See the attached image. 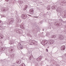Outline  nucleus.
<instances>
[{"label":"nucleus","mask_w":66,"mask_h":66,"mask_svg":"<svg viewBox=\"0 0 66 66\" xmlns=\"http://www.w3.org/2000/svg\"><path fill=\"white\" fill-rule=\"evenodd\" d=\"M27 18V15L25 14H22L21 16V18L22 19H26Z\"/></svg>","instance_id":"1"},{"label":"nucleus","mask_w":66,"mask_h":66,"mask_svg":"<svg viewBox=\"0 0 66 66\" xmlns=\"http://www.w3.org/2000/svg\"><path fill=\"white\" fill-rule=\"evenodd\" d=\"M47 42L48 44H52L54 43V41L53 40H49Z\"/></svg>","instance_id":"2"},{"label":"nucleus","mask_w":66,"mask_h":66,"mask_svg":"<svg viewBox=\"0 0 66 66\" xmlns=\"http://www.w3.org/2000/svg\"><path fill=\"white\" fill-rule=\"evenodd\" d=\"M56 11L58 12H62V7L61 6L58 7Z\"/></svg>","instance_id":"3"},{"label":"nucleus","mask_w":66,"mask_h":66,"mask_svg":"<svg viewBox=\"0 0 66 66\" xmlns=\"http://www.w3.org/2000/svg\"><path fill=\"white\" fill-rule=\"evenodd\" d=\"M58 38L60 39H64V37H63L62 35H59Z\"/></svg>","instance_id":"4"},{"label":"nucleus","mask_w":66,"mask_h":66,"mask_svg":"<svg viewBox=\"0 0 66 66\" xmlns=\"http://www.w3.org/2000/svg\"><path fill=\"white\" fill-rule=\"evenodd\" d=\"M33 9H31L29 10V13L30 14H34V11Z\"/></svg>","instance_id":"5"},{"label":"nucleus","mask_w":66,"mask_h":66,"mask_svg":"<svg viewBox=\"0 0 66 66\" xmlns=\"http://www.w3.org/2000/svg\"><path fill=\"white\" fill-rule=\"evenodd\" d=\"M56 8H57V6L55 5H54L52 7V9L53 10H55V9H56Z\"/></svg>","instance_id":"6"},{"label":"nucleus","mask_w":66,"mask_h":66,"mask_svg":"<svg viewBox=\"0 0 66 66\" xmlns=\"http://www.w3.org/2000/svg\"><path fill=\"white\" fill-rule=\"evenodd\" d=\"M61 50H64L65 49V46L63 45L61 47Z\"/></svg>","instance_id":"7"},{"label":"nucleus","mask_w":66,"mask_h":66,"mask_svg":"<svg viewBox=\"0 0 66 66\" xmlns=\"http://www.w3.org/2000/svg\"><path fill=\"white\" fill-rule=\"evenodd\" d=\"M42 56H40V57H39L38 58L37 60V61H40V60H42Z\"/></svg>","instance_id":"8"},{"label":"nucleus","mask_w":66,"mask_h":66,"mask_svg":"<svg viewBox=\"0 0 66 66\" xmlns=\"http://www.w3.org/2000/svg\"><path fill=\"white\" fill-rule=\"evenodd\" d=\"M59 22H56L54 23V24L56 26H59Z\"/></svg>","instance_id":"9"},{"label":"nucleus","mask_w":66,"mask_h":66,"mask_svg":"<svg viewBox=\"0 0 66 66\" xmlns=\"http://www.w3.org/2000/svg\"><path fill=\"white\" fill-rule=\"evenodd\" d=\"M20 27L21 29H24V26L22 24H21L20 25Z\"/></svg>","instance_id":"10"},{"label":"nucleus","mask_w":66,"mask_h":66,"mask_svg":"<svg viewBox=\"0 0 66 66\" xmlns=\"http://www.w3.org/2000/svg\"><path fill=\"white\" fill-rule=\"evenodd\" d=\"M16 63L18 64H19L21 63V60H18Z\"/></svg>","instance_id":"11"},{"label":"nucleus","mask_w":66,"mask_h":66,"mask_svg":"<svg viewBox=\"0 0 66 66\" xmlns=\"http://www.w3.org/2000/svg\"><path fill=\"white\" fill-rule=\"evenodd\" d=\"M4 48L3 47H2L0 48V51H3L4 50Z\"/></svg>","instance_id":"12"},{"label":"nucleus","mask_w":66,"mask_h":66,"mask_svg":"<svg viewBox=\"0 0 66 66\" xmlns=\"http://www.w3.org/2000/svg\"><path fill=\"white\" fill-rule=\"evenodd\" d=\"M31 40L32 42V43H33V44H34V45L35 44V43L36 42V41L34 40Z\"/></svg>","instance_id":"13"},{"label":"nucleus","mask_w":66,"mask_h":66,"mask_svg":"<svg viewBox=\"0 0 66 66\" xmlns=\"http://www.w3.org/2000/svg\"><path fill=\"white\" fill-rule=\"evenodd\" d=\"M3 38V36L0 34V39H2Z\"/></svg>","instance_id":"14"},{"label":"nucleus","mask_w":66,"mask_h":66,"mask_svg":"<svg viewBox=\"0 0 66 66\" xmlns=\"http://www.w3.org/2000/svg\"><path fill=\"white\" fill-rule=\"evenodd\" d=\"M28 7V5H26L25 6V7L23 9V10L24 11L25 10H26V9H27Z\"/></svg>","instance_id":"15"},{"label":"nucleus","mask_w":66,"mask_h":66,"mask_svg":"<svg viewBox=\"0 0 66 66\" xmlns=\"http://www.w3.org/2000/svg\"><path fill=\"white\" fill-rule=\"evenodd\" d=\"M10 21L11 22H14V19H10Z\"/></svg>","instance_id":"16"},{"label":"nucleus","mask_w":66,"mask_h":66,"mask_svg":"<svg viewBox=\"0 0 66 66\" xmlns=\"http://www.w3.org/2000/svg\"><path fill=\"white\" fill-rule=\"evenodd\" d=\"M6 8H3L2 9V10L3 11H6Z\"/></svg>","instance_id":"17"},{"label":"nucleus","mask_w":66,"mask_h":66,"mask_svg":"<svg viewBox=\"0 0 66 66\" xmlns=\"http://www.w3.org/2000/svg\"><path fill=\"white\" fill-rule=\"evenodd\" d=\"M50 35V34H49V32H47L46 35V36H48Z\"/></svg>","instance_id":"18"},{"label":"nucleus","mask_w":66,"mask_h":66,"mask_svg":"<svg viewBox=\"0 0 66 66\" xmlns=\"http://www.w3.org/2000/svg\"><path fill=\"white\" fill-rule=\"evenodd\" d=\"M2 45V43L1 42V40H0V47H1Z\"/></svg>","instance_id":"19"},{"label":"nucleus","mask_w":66,"mask_h":66,"mask_svg":"<svg viewBox=\"0 0 66 66\" xmlns=\"http://www.w3.org/2000/svg\"><path fill=\"white\" fill-rule=\"evenodd\" d=\"M20 66H26V65H25V64H24L23 63L20 65Z\"/></svg>","instance_id":"20"},{"label":"nucleus","mask_w":66,"mask_h":66,"mask_svg":"<svg viewBox=\"0 0 66 66\" xmlns=\"http://www.w3.org/2000/svg\"><path fill=\"white\" fill-rule=\"evenodd\" d=\"M52 37L53 38L54 37L55 38V37H56V36L55 35H53L52 36Z\"/></svg>","instance_id":"21"},{"label":"nucleus","mask_w":66,"mask_h":66,"mask_svg":"<svg viewBox=\"0 0 66 66\" xmlns=\"http://www.w3.org/2000/svg\"><path fill=\"white\" fill-rule=\"evenodd\" d=\"M47 9L48 10H50V7H47Z\"/></svg>","instance_id":"22"},{"label":"nucleus","mask_w":66,"mask_h":66,"mask_svg":"<svg viewBox=\"0 0 66 66\" xmlns=\"http://www.w3.org/2000/svg\"><path fill=\"white\" fill-rule=\"evenodd\" d=\"M62 24V23H59V26H61Z\"/></svg>","instance_id":"23"},{"label":"nucleus","mask_w":66,"mask_h":66,"mask_svg":"<svg viewBox=\"0 0 66 66\" xmlns=\"http://www.w3.org/2000/svg\"><path fill=\"white\" fill-rule=\"evenodd\" d=\"M18 23H20V22H21V20H18Z\"/></svg>","instance_id":"24"},{"label":"nucleus","mask_w":66,"mask_h":66,"mask_svg":"<svg viewBox=\"0 0 66 66\" xmlns=\"http://www.w3.org/2000/svg\"><path fill=\"white\" fill-rule=\"evenodd\" d=\"M18 46H21V44L20 43H19L18 44Z\"/></svg>","instance_id":"25"},{"label":"nucleus","mask_w":66,"mask_h":66,"mask_svg":"<svg viewBox=\"0 0 66 66\" xmlns=\"http://www.w3.org/2000/svg\"><path fill=\"white\" fill-rule=\"evenodd\" d=\"M3 27H1V26H0V29L1 30L2 29H3Z\"/></svg>","instance_id":"26"},{"label":"nucleus","mask_w":66,"mask_h":66,"mask_svg":"<svg viewBox=\"0 0 66 66\" xmlns=\"http://www.w3.org/2000/svg\"><path fill=\"white\" fill-rule=\"evenodd\" d=\"M2 22L1 21H0V25L2 24Z\"/></svg>","instance_id":"27"},{"label":"nucleus","mask_w":66,"mask_h":66,"mask_svg":"<svg viewBox=\"0 0 66 66\" xmlns=\"http://www.w3.org/2000/svg\"><path fill=\"white\" fill-rule=\"evenodd\" d=\"M46 52H48V50L47 49H46Z\"/></svg>","instance_id":"28"},{"label":"nucleus","mask_w":66,"mask_h":66,"mask_svg":"<svg viewBox=\"0 0 66 66\" xmlns=\"http://www.w3.org/2000/svg\"><path fill=\"white\" fill-rule=\"evenodd\" d=\"M42 42H43L44 43H45L46 42V41H43L42 42Z\"/></svg>","instance_id":"29"},{"label":"nucleus","mask_w":66,"mask_h":66,"mask_svg":"<svg viewBox=\"0 0 66 66\" xmlns=\"http://www.w3.org/2000/svg\"><path fill=\"white\" fill-rule=\"evenodd\" d=\"M23 48L22 47H20V49H22Z\"/></svg>","instance_id":"30"},{"label":"nucleus","mask_w":66,"mask_h":66,"mask_svg":"<svg viewBox=\"0 0 66 66\" xmlns=\"http://www.w3.org/2000/svg\"><path fill=\"white\" fill-rule=\"evenodd\" d=\"M31 40H30V43H32V41Z\"/></svg>","instance_id":"31"},{"label":"nucleus","mask_w":66,"mask_h":66,"mask_svg":"<svg viewBox=\"0 0 66 66\" xmlns=\"http://www.w3.org/2000/svg\"><path fill=\"white\" fill-rule=\"evenodd\" d=\"M30 45H32V44H30Z\"/></svg>","instance_id":"32"},{"label":"nucleus","mask_w":66,"mask_h":66,"mask_svg":"<svg viewBox=\"0 0 66 66\" xmlns=\"http://www.w3.org/2000/svg\"><path fill=\"white\" fill-rule=\"evenodd\" d=\"M6 1H9V0H5Z\"/></svg>","instance_id":"33"},{"label":"nucleus","mask_w":66,"mask_h":66,"mask_svg":"<svg viewBox=\"0 0 66 66\" xmlns=\"http://www.w3.org/2000/svg\"><path fill=\"white\" fill-rule=\"evenodd\" d=\"M28 16H31V15H28Z\"/></svg>","instance_id":"34"},{"label":"nucleus","mask_w":66,"mask_h":66,"mask_svg":"<svg viewBox=\"0 0 66 66\" xmlns=\"http://www.w3.org/2000/svg\"><path fill=\"white\" fill-rule=\"evenodd\" d=\"M30 59H31V56H30V57H29Z\"/></svg>","instance_id":"35"},{"label":"nucleus","mask_w":66,"mask_h":66,"mask_svg":"<svg viewBox=\"0 0 66 66\" xmlns=\"http://www.w3.org/2000/svg\"><path fill=\"white\" fill-rule=\"evenodd\" d=\"M36 18H38V17L37 16H36Z\"/></svg>","instance_id":"36"},{"label":"nucleus","mask_w":66,"mask_h":66,"mask_svg":"<svg viewBox=\"0 0 66 66\" xmlns=\"http://www.w3.org/2000/svg\"><path fill=\"white\" fill-rule=\"evenodd\" d=\"M34 18H36V16H34Z\"/></svg>","instance_id":"37"},{"label":"nucleus","mask_w":66,"mask_h":66,"mask_svg":"<svg viewBox=\"0 0 66 66\" xmlns=\"http://www.w3.org/2000/svg\"><path fill=\"white\" fill-rule=\"evenodd\" d=\"M46 60H47L46 59Z\"/></svg>","instance_id":"38"},{"label":"nucleus","mask_w":66,"mask_h":66,"mask_svg":"<svg viewBox=\"0 0 66 66\" xmlns=\"http://www.w3.org/2000/svg\"><path fill=\"white\" fill-rule=\"evenodd\" d=\"M48 48H49V47H48Z\"/></svg>","instance_id":"39"},{"label":"nucleus","mask_w":66,"mask_h":66,"mask_svg":"<svg viewBox=\"0 0 66 66\" xmlns=\"http://www.w3.org/2000/svg\"><path fill=\"white\" fill-rule=\"evenodd\" d=\"M48 48H49V47H48Z\"/></svg>","instance_id":"40"}]
</instances>
